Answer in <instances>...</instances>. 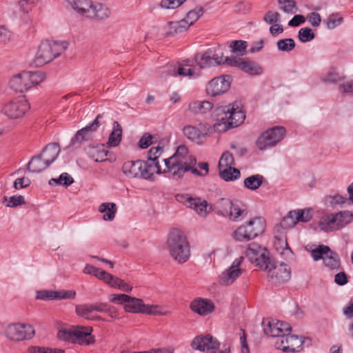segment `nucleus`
I'll return each mask as SVG.
<instances>
[{
	"label": "nucleus",
	"mask_w": 353,
	"mask_h": 353,
	"mask_svg": "<svg viewBox=\"0 0 353 353\" xmlns=\"http://www.w3.org/2000/svg\"><path fill=\"white\" fill-rule=\"evenodd\" d=\"M167 245L172 257L179 263H185L190 256V247L186 236L181 230H170Z\"/></svg>",
	"instance_id": "f257e3e1"
},
{
	"label": "nucleus",
	"mask_w": 353,
	"mask_h": 353,
	"mask_svg": "<svg viewBox=\"0 0 353 353\" xmlns=\"http://www.w3.org/2000/svg\"><path fill=\"white\" fill-rule=\"evenodd\" d=\"M68 46L67 41H42L39 46L37 55L32 64L36 67L42 66L58 57Z\"/></svg>",
	"instance_id": "f03ea898"
},
{
	"label": "nucleus",
	"mask_w": 353,
	"mask_h": 353,
	"mask_svg": "<svg viewBox=\"0 0 353 353\" xmlns=\"http://www.w3.org/2000/svg\"><path fill=\"white\" fill-rule=\"evenodd\" d=\"M266 228L265 220L261 216H256L245 225L239 226L233 234L235 240L248 241L263 234Z\"/></svg>",
	"instance_id": "7ed1b4c3"
},
{
	"label": "nucleus",
	"mask_w": 353,
	"mask_h": 353,
	"mask_svg": "<svg viewBox=\"0 0 353 353\" xmlns=\"http://www.w3.org/2000/svg\"><path fill=\"white\" fill-rule=\"evenodd\" d=\"M123 174L129 178L151 179L154 173L150 164H147L143 160L128 161L122 166Z\"/></svg>",
	"instance_id": "20e7f679"
},
{
	"label": "nucleus",
	"mask_w": 353,
	"mask_h": 353,
	"mask_svg": "<svg viewBox=\"0 0 353 353\" xmlns=\"http://www.w3.org/2000/svg\"><path fill=\"white\" fill-rule=\"evenodd\" d=\"M212 50L209 49L203 53H196L194 56L195 63L200 68L207 67L216 66L222 64L229 65V61H226L227 59H232L233 57H224L223 52L220 51V47L217 50H214V54Z\"/></svg>",
	"instance_id": "39448f33"
},
{
	"label": "nucleus",
	"mask_w": 353,
	"mask_h": 353,
	"mask_svg": "<svg viewBox=\"0 0 353 353\" xmlns=\"http://www.w3.org/2000/svg\"><path fill=\"white\" fill-rule=\"evenodd\" d=\"M285 133L286 130L283 126H274L259 137L256 145L260 150L274 146L284 138Z\"/></svg>",
	"instance_id": "423d86ee"
},
{
	"label": "nucleus",
	"mask_w": 353,
	"mask_h": 353,
	"mask_svg": "<svg viewBox=\"0 0 353 353\" xmlns=\"http://www.w3.org/2000/svg\"><path fill=\"white\" fill-rule=\"evenodd\" d=\"M248 261L255 265H275L269 250L256 243L250 244L245 251Z\"/></svg>",
	"instance_id": "0eeeda50"
},
{
	"label": "nucleus",
	"mask_w": 353,
	"mask_h": 353,
	"mask_svg": "<svg viewBox=\"0 0 353 353\" xmlns=\"http://www.w3.org/2000/svg\"><path fill=\"white\" fill-rule=\"evenodd\" d=\"M104 114L105 113L99 114L92 123L79 130L71 139L70 144L66 148L76 145L80 146L81 143L91 140L92 139L93 132H96L99 126L101 125V119Z\"/></svg>",
	"instance_id": "6e6552de"
},
{
	"label": "nucleus",
	"mask_w": 353,
	"mask_h": 353,
	"mask_svg": "<svg viewBox=\"0 0 353 353\" xmlns=\"http://www.w3.org/2000/svg\"><path fill=\"white\" fill-rule=\"evenodd\" d=\"M241 205H243L241 203H234L228 199H221L219 202V211L221 214L229 215L230 219L236 221L248 214L246 209L242 208Z\"/></svg>",
	"instance_id": "1a4fd4ad"
},
{
	"label": "nucleus",
	"mask_w": 353,
	"mask_h": 353,
	"mask_svg": "<svg viewBox=\"0 0 353 353\" xmlns=\"http://www.w3.org/2000/svg\"><path fill=\"white\" fill-rule=\"evenodd\" d=\"M261 270L267 272L268 281L272 285H280L290 280V266H260Z\"/></svg>",
	"instance_id": "9d476101"
},
{
	"label": "nucleus",
	"mask_w": 353,
	"mask_h": 353,
	"mask_svg": "<svg viewBox=\"0 0 353 353\" xmlns=\"http://www.w3.org/2000/svg\"><path fill=\"white\" fill-rule=\"evenodd\" d=\"M190 346L193 350L206 353H214L219 348L220 343L212 335L208 334L195 336Z\"/></svg>",
	"instance_id": "9b49d317"
},
{
	"label": "nucleus",
	"mask_w": 353,
	"mask_h": 353,
	"mask_svg": "<svg viewBox=\"0 0 353 353\" xmlns=\"http://www.w3.org/2000/svg\"><path fill=\"white\" fill-rule=\"evenodd\" d=\"M232 77L230 74H223L213 78L206 86V92L211 97L221 95L230 88Z\"/></svg>",
	"instance_id": "f8f14e48"
},
{
	"label": "nucleus",
	"mask_w": 353,
	"mask_h": 353,
	"mask_svg": "<svg viewBox=\"0 0 353 353\" xmlns=\"http://www.w3.org/2000/svg\"><path fill=\"white\" fill-rule=\"evenodd\" d=\"M188 154V149L185 145H181L177 147L174 154L169 158L163 159L166 169L163 170L164 173L170 172L172 175L174 172L179 167H183V163Z\"/></svg>",
	"instance_id": "ddd939ff"
},
{
	"label": "nucleus",
	"mask_w": 353,
	"mask_h": 353,
	"mask_svg": "<svg viewBox=\"0 0 353 353\" xmlns=\"http://www.w3.org/2000/svg\"><path fill=\"white\" fill-rule=\"evenodd\" d=\"M226 61H229L230 66L236 67L250 75H259L263 72L262 67L258 63L248 59L235 57L232 59H227Z\"/></svg>",
	"instance_id": "4468645a"
},
{
	"label": "nucleus",
	"mask_w": 353,
	"mask_h": 353,
	"mask_svg": "<svg viewBox=\"0 0 353 353\" xmlns=\"http://www.w3.org/2000/svg\"><path fill=\"white\" fill-rule=\"evenodd\" d=\"M314 261L322 259L324 265H340L339 254L324 245H320L311 252Z\"/></svg>",
	"instance_id": "2eb2a0df"
},
{
	"label": "nucleus",
	"mask_w": 353,
	"mask_h": 353,
	"mask_svg": "<svg viewBox=\"0 0 353 353\" xmlns=\"http://www.w3.org/2000/svg\"><path fill=\"white\" fill-rule=\"evenodd\" d=\"M83 272L85 274L94 276L96 278L102 280L113 288H117L119 289L121 285L123 283L122 279L113 276L97 266H85Z\"/></svg>",
	"instance_id": "dca6fc26"
},
{
	"label": "nucleus",
	"mask_w": 353,
	"mask_h": 353,
	"mask_svg": "<svg viewBox=\"0 0 353 353\" xmlns=\"http://www.w3.org/2000/svg\"><path fill=\"white\" fill-rule=\"evenodd\" d=\"M228 115V121L223 128V131L237 127L240 125L245 119V112L240 108L239 103L234 101L230 104V110Z\"/></svg>",
	"instance_id": "f3484780"
},
{
	"label": "nucleus",
	"mask_w": 353,
	"mask_h": 353,
	"mask_svg": "<svg viewBox=\"0 0 353 353\" xmlns=\"http://www.w3.org/2000/svg\"><path fill=\"white\" fill-rule=\"evenodd\" d=\"M230 110V104L216 107L212 113V117L216 121L214 124V128L216 131L224 132L227 121H228V115Z\"/></svg>",
	"instance_id": "a211bd4d"
},
{
	"label": "nucleus",
	"mask_w": 353,
	"mask_h": 353,
	"mask_svg": "<svg viewBox=\"0 0 353 353\" xmlns=\"http://www.w3.org/2000/svg\"><path fill=\"white\" fill-rule=\"evenodd\" d=\"M3 113L10 119H20L22 116V99L19 96L6 103L3 109Z\"/></svg>",
	"instance_id": "6ab92c4d"
},
{
	"label": "nucleus",
	"mask_w": 353,
	"mask_h": 353,
	"mask_svg": "<svg viewBox=\"0 0 353 353\" xmlns=\"http://www.w3.org/2000/svg\"><path fill=\"white\" fill-rule=\"evenodd\" d=\"M92 328L85 326H74V343L80 345H90L94 342L92 336Z\"/></svg>",
	"instance_id": "aec40b11"
},
{
	"label": "nucleus",
	"mask_w": 353,
	"mask_h": 353,
	"mask_svg": "<svg viewBox=\"0 0 353 353\" xmlns=\"http://www.w3.org/2000/svg\"><path fill=\"white\" fill-rule=\"evenodd\" d=\"M108 146L104 144L96 145H90L85 148V151L88 157L96 162H104L108 160L107 156L109 150Z\"/></svg>",
	"instance_id": "412c9836"
},
{
	"label": "nucleus",
	"mask_w": 353,
	"mask_h": 353,
	"mask_svg": "<svg viewBox=\"0 0 353 353\" xmlns=\"http://www.w3.org/2000/svg\"><path fill=\"white\" fill-rule=\"evenodd\" d=\"M190 308L199 315H207L214 311V305L209 299L196 298L190 303Z\"/></svg>",
	"instance_id": "4be33fe9"
},
{
	"label": "nucleus",
	"mask_w": 353,
	"mask_h": 353,
	"mask_svg": "<svg viewBox=\"0 0 353 353\" xmlns=\"http://www.w3.org/2000/svg\"><path fill=\"white\" fill-rule=\"evenodd\" d=\"M163 147L156 146L152 147L148 152V160L145 161L147 164H150L152 167V172H156L157 174H165L161 170L159 158L163 152Z\"/></svg>",
	"instance_id": "5701e85b"
},
{
	"label": "nucleus",
	"mask_w": 353,
	"mask_h": 353,
	"mask_svg": "<svg viewBox=\"0 0 353 353\" xmlns=\"http://www.w3.org/2000/svg\"><path fill=\"white\" fill-rule=\"evenodd\" d=\"M242 272L239 266H230L219 275V282L223 285H230L240 276Z\"/></svg>",
	"instance_id": "b1692460"
},
{
	"label": "nucleus",
	"mask_w": 353,
	"mask_h": 353,
	"mask_svg": "<svg viewBox=\"0 0 353 353\" xmlns=\"http://www.w3.org/2000/svg\"><path fill=\"white\" fill-rule=\"evenodd\" d=\"M111 10L105 5L97 3L92 4L86 17L99 21H103L109 18Z\"/></svg>",
	"instance_id": "393cba45"
},
{
	"label": "nucleus",
	"mask_w": 353,
	"mask_h": 353,
	"mask_svg": "<svg viewBox=\"0 0 353 353\" xmlns=\"http://www.w3.org/2000/svg\"><path fill=\"white\" fill-rule=\"evenodd\" d=\"M50 166V161H46L40 154L32 157L27 164V170L33 173H40Z\"/></svg>",
	"instance_id": "a878e982"
},
{
	"label": "nucleus",
	"mask_w": 353,
	"mask_h": 353,
	"mask_svg": "<svg viewBox=\"0 0 353 353\" xmlns=\"http://www.w3.org/2000/svg\"><path fill=\"white\" fill-rule=\"evenodd\" d=\"M60 152L61 148L59 143L53 142L47 144L39 154L44 159L50 161V165H51L57 159Z\"/></svg>",
	"instance_id": "bb28decb"
},
{
	"label": "nucleus",
	"mask_w": 353,
	"mask_h": 353,
	"mask_svg": "<svg viewBox=\"0 0 353 353\" xmlns=\"http://www.w3.org/2000/svg\"><path fill=\"white\" fill-rule=\"evenodd\" d=\"M23 74L26 75V78L30 81V83H26L24 84L25 90H28L32 86L39 85L43 81L46 77V73L41 70L23 71Z\"/></svg>",
	"instance_id": "cd10ccee"
},
{
	"label": "nucleus",
	"mask_w": 353,
	"mask_h": 353,
	"mask_svg": "<svg viewBox=\"0 0 353 353\" xmlns=\"http://www.w3.org/2000/svg\"><path fill=\"white\" fill-rule=\"evenodd\" d=\"M5 335L12 341H22V324L17 323L8 325L5 330Z\"/></svg>",
	"instance_id": "c85d7f7f"
},
{
	"label": "nucleus",
	"mask_w": 353,
	"mask_h": 353,
	"mask_svg": "<svg viewBox=\"0 0 353 353\" xmlns=\"http://www.w3.org/2000/svg\"><path fill=\"white\" fill-rule=\"evenodd\" d=\"M122 139V128L118 121H114L112 130L108 137V146L117 147L119 145Z\"/></svg>",
	"instance_id": "c756f323"
},
{
	"label": "nucleus",
	"mask_w": 353,
	"mask_h": 353,
	"mask_svg": "<svg viewBox=\"0 0 353 353\" xmlns=\"http://www.w3.org/2000/svg\"><path fill=\"white\" fill-rule=\"evenodd\" d=\"M267 325H265V321L263 320V331L266 335L272 337H279L282 335L281 328H279V321L276 319H267Z\"/></svg>",
	"instance_id": "7c9ffc66"
},
{
	"label": "nucleus",
	"mask_w": 353,
	"mask_h": 353,
	"mask_svg": "<svg viewBox=\"0 0 353 353\" xmlns=\"http://www.w3.org/2000/svg\"><path fill=\"white\" fill-rule=\"evenodd\" d=\"M213 108L212 103L208 101H193L189 104V110L194 114H205Z\"/></svg>",
	"instance_id": "2f4dec72"
},
{
	"label": "nucleus",
	"mask_w": 353,
	"mask_h": 353,
	"mask_svg": "<svg viewBox=\"0 0 353 353\" xmlns=\"http://www.w3.org/2000/svg\"><path fill=\"white\" fill-rule=\"evenodd\" d=\"M117 211V207L114 203H103L99 207V212L103 214L104 221H112Z\"/></svg>",
	"instance_id": "473e14b6"
},
{
	"label": "nucleus",
	"mask_w": 353,
	"mask_h": 353,
	"mask_svg": "<svg viewBox=\"0 0 353 353\" xmlns=\"http://www.w3.org/2000/svg\"><path fill=\"white\" fill-rule=\"evenodd\" d=\"M319 226L320 229L325 232H330L334 230H338L336 221L334 214L322 217L319 221Z\"/></svg>",
	"instance_id": "72a5a7b5"
},
{
	"label": "nucleus",
	"mask_w": 353,
	"mask_h": 353,
	"mask_svg": "<svg viewBox=\"0 0 353 353\" xmlns=\"http://www.w3.org/2000/svg\"><path fill=\"white\" fill-rule=\"evenodd\" d=\"M144 305L142 299L130 296L129 300L124 305V309L128 312L143 314Z\"/></svg>",
	"instance_id": "f704fd0d"
},
{
	"label": "nucleus",
	"mask_w": 353,
	"mask_h": 353,
	"mask_svg": "<svg viewBox=\"0 0 353 353\" xmlns=\"http://www.w3.org/2000/svg\"><path fill=\"white\" fill-rule=\"evenodd\" d=\"M77 12L88 14L92 2L90 0H66Z\"/></svg>",
	"instance_id": "c9c22d12"
},
{
	"label": "nucleus",
	"mask_w": 353,
	"mask_h": 353,
	"mask_svg": "<svg viewBox=\"0 0 353 353\" xmlns=\"http://www.w3.org/2000/svg\"><path fill=\"white\" fill-rule=\"evenodd\" d=\"M184 135L190 141L200 143L201 138L205 134L196 127L192 125H186L183 129Z\"/></svg>",
	"instance_id": "e433bc0d"
},
{
	"label": "nucleus",
	"mask_w": 353,
	"mask_h": 353,
	"mask_svg": "<svg viewBox=\"0 0 353 353\" xmlns=\"http://www.w3.org/2000/svg\"><path fill=\"white\" fill-rule=\"evenodd\" d=\"M226 168L222 170L219 168V176L225 181H233L238 179L241 176V172L239 169L233 166L225 167Z\"/></svg>",
	"instance_id": "4c0bfd02"
},
{
	"label": "nucleus",
	"mask_w": 353,
	"mask_h": 353,
	"mask_svg": "<svg viewBox=\"0 0 353 353\" xmlns=\"http://www.w3.org/2000/svg\"><path fill=\"white\" fill-rule=\"evenodd\" d=\"M189 207L194 209L201 216L207 213L208 203L206 201H201V199L189 197L187 199Z\"/></svg>",
	"instance_id": "58836bf2"
},
{
	"label": "nucleus",
	"mask_w": 353,
	"mask_h": 353,
	"mask_svg": "<svg viewBox=\"0 0 353 353\" xmlns=\"http://www.w3.org/2000/svg\"><path fill=\"white\" fill-rule=\"evenodd\" d=\"M265 178L261 174H254L244 179L243 184L245 188L251 190H257L263 183Z\"/></svg>",
	"instance_id": "ea45409f"
},
{
	"label": "nucleus",
	"mask_w": 353,
	"mask_h": 353,
	"mask_svg": "<svg viewBox=\"0 0 353 353\" xmlns=\"http://www.w3.org/2000/svg\"><path fill=\"white\" fill-rule=\"evenodd\" d=\"M169 26L170 30L166 33L167 36L183 32L187 30L191 25H189V21L185 18L177 22L170 21Z\"/></svg>",
	"instance_id": "a19ab883"
},
{
	"label": "nucleus",
	"mask_w": 353,
	"mask_h": 353,
	"mask_svg": "<svg viewBox=\"0 0 353 353\" xmlns=\"http://www.w3.org/2000/svg\"><path fill=\"white\" fill-rule=\"evenodd\" d=\"M334 217L336 219L339 230L346 226L353 220V214L348 210L334 213Z\"/></svg>",
	"instance_id": "79ce46f5"
},
{
	"label": "nucleus",
	"mask_w": 353,
	"mask_h": 353,
	"mask_svg": "<svg viewBox=\"0 0 353 353\" xmlns=\"http://www.w3.org/2000/svg\"><path fill=\"white\" fill-rule=\"evenodd\" d=\"M73 183V178L67 172L61 174L57 179L52 178L48 181V184L50 185H61L66 188L70 186Z\"/></svg>",
	"instance_id": "37998d69"
},
{
	"label": "nucleus",
	"mask_w": 353,
	"mask_h": 353,
	"mask_svg": "<svg viewBox=\"0 0 353 353\" xmlns=\"http://www.w3.org/2000/svg\"><path fill=\"white\" fill-rule=\"evenodd\" d=\"M93 310L100 313H107L111 317H116L117 310L108 303L96 302L92 303Z\"/></svg>",
	"instance_id": "c03bdc74"
},
{
	"label": "nucleus",
	"mask_w": 353,
	"mask_h": 353,
	"mask_svg": "<svg viewBox=\"0 0 353 353\" xmlns=\"http://www.w3.org/2000/svg\"><path fill=\"white\" fill-rule=\"evenodd\" d=\"M189 171L194 175L199 176H203V174L196 168L190 165H183V167H179L176 170H175L172 176L176 180L181 179L183 177L184 174Z\"/></svg>",
	"instance_id": "a18cd8bd"
},
{
	"label": "nucleus",
	"mask_w": 353,
	"mask_h": 353,
	"mask_svg": "<svg viewBox=\"0 0 353 353\" xmlns=\"http://www.w3.org/2000/svg\"><path fill=\"white\" fill-rule=\"evenodd\" d=\"M247 46V42L243 40L232 41L230 45L232 52L239 56L245 54Z\"/></svg>",
	"instance_id": "49530a36"
},
{
	"label": "nucleus",
	"mask_w": 353,
	"mask_h": 353,
	"mask_svg": "<svg viewBox=\"0 0 353 353\" xmlns=\"http://www.w3.org/2000/svg\"><path fill=\"white\" fill-rule=\"evenodd\" d=\"M74 326L59 330L57 337L62 341L74 343Z\"/></svg>",
	"instance_id": "de8ad7c7"
},
{
	"label": "nucleus",
	"mask_w": 353,
	"mask_h": 353,
	"mask_svg": "<svg viewBox=\"0 0 353 353\" xmlns=\"http://www.w3.org/2000/svg\"><path fill=\"white\" fill-rule=\"evenodd\" d=\"M77 315L86 319H91V313L94 312L92 303L78 305L75 308Z\"/></svg>",
	"instance_id": "09e8293b"
},
{
	"label": "nucleus",
	"mask_w": 353,
	"mask_h": 353,
	"mask_svg": "<svg viewBox=\"0 0 353 353\" xmlns=\"http://www.w3.org/2000/svg\"><path fill=\"white\" fill-rule=\"evenodd\" d=\"M234 165H235V162L233 154L229 151H225L223 152L219 161V168Z\"/></svg>",
	"instance_id": "8fccbe9b"
},
{
	"label": "nucleus",
	"mask_w": 353,
	"mask_h": 353,
	"mask_svg": "<svg viewBox=\"0 0 353 353\" xmlns=\"http://www.w3.org/2000/svg\"><path fill=\"white\" fill-rule=\"evenodd\" d=\"M298 38L303 43L309 42L315 38V34L310 28H302L299 31Z\"/></svg>",
	"instance_id": "3c124183"
},
{
	"label": "nucleus",
	"mask_w": 353,
	"mask_h": 353,
	"mask_svg": "<svg viewBox=\"0 0 353 353\" xmlns=\"http://www.w3.org/2000/svg\"><path fill=\"white\" fill-rule=\"evenodd\" d=\"M295 46L294 39L291 38L280 39L276 43L278 49L282 52H290L295 48Z\"/></svg>",
	"instance_id": "603ef678"
},
{
	"label": "nucleus",
	"mask_w": 353,
	"mask_h": 353,
	"mask_svg": "<svg viewBox=\"0 0 353 353\" xmlns=\"http://www.w3.org/2000/svg\"><path fill=\"white\" fill-rule=\"evenodd\" d=\"M312 208H305L302 210H296V216L295 219L296 221L299 222H309L312 219Z\"/></svg>",
	"instance_id": "864d4df0"
},
{
	"label": "nucleus",
	"mask_w": 353,
	"mask_h": 353,
	"mask_svg": "<svg viewBox=\"0 0 353 353\" xmlns=\"http://www.w3.org/2000/svg\"><path fill=\"white\" fill-rule=\"evenodd\" d=\"M9 86L15 92H22V74L18 73L14 75L9 81Z\"/></svg>",
	"instance_id": "5fc2aeb1"
},
{
	"label": "nucleus",
	"mask_w": 353,
	"mask_h": 353,
	"mask_svg": "<svg viewBox=\"0 0 353 353\" xmlns=\"http://www.w3.org/2000/svg\"><path fill=\"white\" fill-rule=\"evenodd\" d=\"M280 9L285 13H294L296 9V3L294 0H278Z\"/></svg>",
	"instance_id": "6e6d98bb"
},
{
	"label": "nucleus",
	"mask_w": 353,
	"mask_h": 353,
	"mask_svg": "<svg viewBox=\"0 0 353 353\" xmlns=\"http://www.w3.org/2000/svg\"><path fill=\"white\" fill-rule=\"evenodd\" d=\"M203 12L204 10L201 6L189 11L185 17L186 19L189 21V25H192L195 23L203 15Z\"/></svg>",
	"instance_id": "4d7b16f0"
},
{
	"label": "nucleus",
	"mask_w": 353,
	"mask_h": 353,
	"mask_svg": "<svg viewBox=\"0 0 353 353\" xmlns=\"http://www.w3.org/2000/svg\"><path fill=\"white\" fill-rule=\"evenodd\" d=\"M343 17H339L338 13L330 14L325 21L328 29H334L343 22Z\"/></svg>",
	"instance_id": "13d9d810"
},
{
	"label": "nucleus",
	"mask_w": 353,
	"mask_h": 353,
	"mask_svg": "<svg viewBox=\"0 0 353 353\" xmlns=\"http://www.w3.org/2000/svg\"><path fill=\"white\" fill-rule=\"evenodd\" d=\"M345 79V77L341 76L335 70H330L324 77L323 81L325 83H337Z\"/></svg>",
	"instance_id": "bf43d9fd"
},
{
	"label": "nucleus",
	"mask_w": 353,
	"mask_h": 353,
	"mask_svg": "<svg viewBox=\"0 0 353 353\" xmlns=\"http://www.w3.org/2000/svg\"><path fill=\"white\" fill-rule=\"evenodd\" d=\"M54 299H72L76 296V292L74 290H57L54 291Z\"/></svg>",
	"instance_id": "052dcab7"
},
{
	"label": "nucleus",
	"mask_w": 353,
	"mask_h": 353,
	"mask_svg": "<svg viewBox=\"0 0 353 353\" xmlns=\"http://www.w3.org/2000/svg\"><path fill=\"white\" fill-rule=\"evenodd\" d=\"M3 203L6 207L15 208L22 205V196H12L9 198L4 196Z\"/></svg>",
	"instance_id": "680f3d73"
},
{
	"label": "nucleus",
	"mask_w": 353,
	"mask_h": 353,
	"mask_svg": "<svg viewBox=\"0 0 353 353\" xmlns=\"http://www.w3.org/2000/svg\"><path fill=\"white\" fill-rule=\"evenodd\" d=\"M285 343L288 345L294 344V346L296 349L299 348L302 344L303 343V340L302 336H299L294 334H287L285 336ZM298 351L296 350V352Z\"/></svg>",
	"instance_id": "e2e57ef3"
},
{
	"label": "nucleus",
	"mask_w": 353,
	"mask_h": 353,
	"mask_svg": "<svg viewBox=\"0 0 353 353\" xmlns=\"http://www.w3.org/2000/svg\"><path fill=\"white\" fill-rule=\"evenodd\" d=\"M161 307L158 305H144L143 314H150V315H156V316H163L165 313L161 312L159 310Z\"/></svg>",
	"instance_id": "0e129e2a"
},
{
	"label": "nucleus",
	"mask_w": 353,
	"mask_h": 353,
	"mask_svg": "<svg viewBox=\"0 0 353 353\" xmlns=\"http://www.w3.org/2000/svg\"><path fill=\"white\" fill-rule=\"evenodd\" d=\"M153 136L148 132H145L139 139L138 145L141 149H146L150 147L152 143Z\"/></svg>",
	"instance_id": "69168bd1"
},
{
	"label": "nucleus",
	"mask_w": 353,
	"mask_h": 353,
	"mask_svg": "<svg viewBox=\"0 0 353 353\" xmlns=\"http://www.w3.org/2000/svg\"><path fill=\"white\" fill-rule=\"evenodd\" d=\"M327 199H329L330 205L331 207H334L336 205H343L347 201H349L347 198L338 194L334 196H327Z\"/></svg>",
	"instance_id": "338daca9"
},
{
	"label": "nucleus",
	"mask_w": 353,
	"mask_h": 353,
	"mask_svg": "<svg viewBox=\"0 0 353 353\" xmlns=\"http://www.w3.org/2000/svg\"><path fill=\"white\" fill-rule=\"evenodd\" d=\"M280 14L278 12L268 11L264 16L263 20L265 22L274 24L280 21Z\"/></svg>",
	"instance_id": "774afa93"
}]
</instances>
